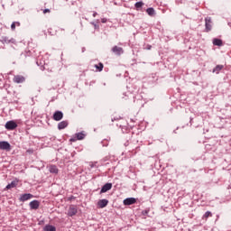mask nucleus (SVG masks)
<instances>
[{"label": "nucleus", "mask_w": 231, "mask_h": 231, "mask_svg": "<svg viewBox=\"0 0 231 231\" xmlns=\"http://www.w3.org/2000/svg\"><path fill=\"white\" fill-rule=\"evenodd\" d=\"M5 129H7V131H14V129H17V122L14 120L8 121L5 124Z\"/></svg>", "instance_id": "1"}, {"label": "nucleus", "mask_w": 231, "mask_h": 231, "mask_svg": "<svg viewBox=\"0 0 231 231\" xmlns=\"http://www.w3.org/2000/svg\"><path fill=\"white\" fill-rule=\"evenodd\" d=\"M0 149L2 151H10L12 149V145H10V143L6 141H1L0 142Z\"/></svg>", "instance_id": "2"}, {"label": "nucleus", "mask_w": 231, "mask_h": 231, "mask_svg": "<svg viewBox=\"0 0 231 231\" xmlns=\"http://www.w3.org/2000/svg\"><path fill=\"white\" fill-rule=\"evenodd\" d=\"M111 189H113V183L107 182L101 188L100 194H104L107 190H111Z\"/></svg>", "instance_id": "3"}, {"label": "nucleus", "mask_w": 231, "mask_h": 231, "mask_svg": "<svg viewBox=\"0 0 231 231\" xmlns=\"http://www.w3.org/2000/svg\"><path fill=\"white\" fill-rule=\"evenodd\" d=\"M205 26H206V32H210V30H212V18L207 17L205 19Z\"/></svg>", "instance_id": "4"}, {"label": "nucleus", "mask_w": 231, "mask_h": 231, "mask_svg": "<svg viewBox=\"0 0 231 231\" xmlns=\"http://www.w3.org/2000/svg\"><path fill=\"white\" fill-rule=\"evenodd\" d=\"M26 79L23 76L16 75L13 79V82H15V84H23Z\"/></svg>", "instance_id": "5"}, {"label": "nucleus", "mask_w": 231, "mask_h": 231, "mask_svg": "<svg viewBox=\"0 0 231 231\" xmlns=\"http://www.w3.org/2000/svg\"><path fill=\"white\" fill-rule=\"evenodd\" d=\"M108 204H109V200L103 199L98 200L97 207H99V208H106V207H107Z\"/></svg>", "instance_id": "6"}, {"label": "nucleus", "mask_w": 231, "mask_h": 231, "mask_svg": "<svg viewBox=\"0 0 231 231\" xmlns=\"http://www.w3.org/2000/svg\"><path fill=\"white\" fill-rule=\"evenodd\" d=\"M112 51L113 53H115L116 55H122V53H124V49L122 47H118V46H114L112 48Z\"/></svg>", "instance_id": "7"}, {"label": "nucleus", "mask_w": 231, "mask_h": 231, "mask_svg": "<svg viewBox=\"0 0 231 231\" xmlns=\"http://www.w3.org/2000/svg\"><path fill=\"white\" fill-rule=\"evenodd\" d=\"M30 207L32 208V210H37V208H39L41 202H39V200H32L30 202Z\"/></svg>", "instance_id": "8"}, {"label": "nucleus", "mask_w": 231, "mask_h": 231, "mask_svg": "<svg viewBox=\"0 0 231 231\" xmlns=\"http://www.w3.org/2000/svg\"><path fill=\"white\" fill-rule=\"evenodd\" d=\"M136 203L135 198H127L124 200V205L129 206V205H134Z\"/></svg>", "instance_id": "9"}, {"label": "nucleus", "mask_w": 231, "mask_h": 231, "mask_svg": "<svg viewBox=\"0 0 231 231\" xmlns=\"http://www.w3.org/2000/svg\"><path fill=\"white\" fill-rule=\"evenodd\" d=\"M31 198H33V195L30 193H24L20 197V201H28V199H31Z\"/></svg>", "instance_id": "10"}, {"label": "nucleus", "mask_w": 231, "mask_h": 231, "mask_svg": "<svg viewBox=\"0 0 231 231\" xmlns=\"http://www.w3.org/2000/svg\"><path fill=\"white\" fill-rule=\"evenodd\" d=\"M18 183H19V180H13L10 184H8L5 187V189L10 190V189H15V187H17Z\"/></svg>", "instance_id": "11"}, {"label": "nucleus", "mask_w": 231, "mask_h": 231, "mask_svg": "<svg viewBox=\"0 0 231 231\" xmlns=\"http://www.w3.org/2000/svg\"><path fill=\"white\" fill-rule=\"evenodd\" d=\"M68 125H69L68 121H62L58 124V129L60 131H62V129H66V127H68Z\"/></svg>", "instance_id": "12"}, {"label": "nucleus", "mask_w": 231, "mask_h": 231, "mask_svg": "<svg viewBox=\"0 0 231 231\" xmlns=\"http://www.w3.org/2000/svg\"><path fill=\"white\" fill-rule=\"evenodd\" d=\"M76 214H77V209L75 208V207H70L68 211V216L72 217V216H75Z\"/></svg>", "instance_id": "13"}, {"label": "nucleus", "mask_w": 231, "mask_h": 231, "mask_svg": "<svg viewBox=\"0 0 231 231\" xmlns=\"http://www.w3.org/2000/svg\"><path fill=\"white\" fill-rule=\"evenodd\" d=\"M43 230H44V231H57V227H55V226H52V225H46V226L43 227Z\"/></svg>", "instance_id": "14"}, {"label": "nucleus", "mask_w": 231, "mask_h": 231, "mask_svg": "<svg viewBox=\"0 0 231 231\" xmlns=\"http://www.w3.org/2000/svg\"><path fill=\"white\" fill-rule=\"evenodd\" d=\"M214 46H223V41L217 38L213 39Z\"/></svg>", "instance_id": "15"}, {"label": "nucleus", "mask_w": 231, "mask_h": 231, "mask_svg": "<svg viewBox=\"0 0 231 231\" xmlns=\"http://www.w3.org/2000/svg\"><path fill=\"white\" fill-rule=\"evenodd\" d=\"M50 172H51V174H58L59 173V169H57V166L51 165L50 167Z\"/></svg>", "instance_id": "16"}, {"label": "nucleus", "mask_w": 231, "mask_h": 231, "mask_svg": "<svg viewBox=\"0 0 231 231\" xmlns=\"http://www.w3.org/2000/svg\"><path fill=\"white\" fill-rule=\"evenodd\" d=\"M146 14H148V15H150L151 17H152L153 15H155V11L154 8L150 7L146 10Z\"/></svg>", "instance_id": "17"}, {"label": "nucleus", "mask_w": 231, "mask_h": 231, "mask_svg": "<svg viewBox=\"0 0 231 231\" xmlns=\"http://www.w3.org/2000/svg\"><path fill=\"white\" fill-rule=\"evenodd\" d=\"M223 65H217L216 68L213 69V73H217V75L223 69Z\"/></svg>", "instance_id": "18"}, {"label": "nucleus", "mask_w": 231, "mask_h": 231, "mask_svg": "<svg viewBox=\"0 0 231 231\" xmlns=\"http://www.w3.org/2000/svg\"><path fill=\"white\" fill-rule=\"evenodd\" d=\"M76 138L77 140H84V138H86V135L84 134V133L80 132L76 134Z\"/></svg>", "instance_id": "19"}, {"label": "nucleus", "mask_w": 231, "mask_h": 231, "mask_svg": "<svg viewBox=\"0 0 231 231\" xmlns=\"http://www.w3.org/2000/svg\"><path fill=\"white\" fill-rule=\"evenodd\" d=\"M95 68L97 69V71H102V69H104V64L100 62L97 65H95Z\"/></svg>", "instance_id": "20"}, {"label": "nucleus", "mask_w": 231, "mask_h": 231, "mask_svg": "<svg viewBox=\"0 0 231 231\" xmlns=\"http://www.w3.org/2000/svg\"><path fill=\"white\" fill-rule=\"evenodd\" d=\"M136 10H140V8H142V6H143V2H137L134 5Z\"/></svg>", "instance_id": "21"}, {"label": "nucleus", "mask_w": 231, "mask_h": 231, "mask_svg": "<svg viewBox=\"0 0 231 231\" xmlns=\"http://www.w3.org/2000/svg\"><path fill=\"white\" fill-rule=\"evenodd\" d=\"M208 217H212V212L207 211V212L204 214L203 219H208Z\"/></svg>", "instance_id": "22"}, {"label": "nucleus", "mask_w": 231, "mask_h": 231, "mask_svg": "<svg viewBox=\"0 0 231 231\" xmlns=\"http://www.w3.org/2000/svg\"><path fill=\"white\" fill-rule=\"evenodd\" d=\"M53 116H63V114L61 111H56L54 114H53Z\"/></svg>", "instance_id": "23"}, {"label": "nucleus", "mask_w": 231, "mask_h": 231, "mask_svg": "<svg viewBox=\"0 0 231 231\" xmlns=\"http://www.w3.org/2000/svg\"><path fill=\"white\" fill-rule=\"evenodd\" d=\"M52 118H53V120H55L56 122H60V119L62 118V116H53Z\"/></svg>", "instance_id": "24"}, {"label": "nucleus", "mask_w": 231, "mask_h": 231, "mask_svg": "<svg viewBox=\"0 0 231 231\" xmlns=\"http://www.w3.org/2000/svg\"><path fill=\"white\" fill-rule=\"evenodd\" d=\"M15 22H14L12 24H11V30L13 31V32H14V30H15Z\"/></svg>", "instance_id": "25"}, {"label": "nucleus", "mask_w": 231, "mask_h": 231, "mask_svg": "<svg viewBox=\"0 0 231 231\" xmlns=\"http://www.w3.org/2000/svg\"><path fill=\"white\" fill-rule=\"evenodd\" d=\"M142 214L143 216H147L149 214V210H143Z\"/></svg>", "instance_id": "26"}, {"label": "nucleus", "mask_w": 231, "mask_h": 231, "mask_svg": "<svg viewBox=\"0 0 231 231\" xmlns=\"http://www.w3.org/2000/svg\"><path fill=\"white\" fill-rule=\"evenodd\" d=\"M50 12H51L50 9H44L43 10V14H50Z\"/></svg>", "instance_id": "27"}, {"label": "nucleus", "mask_w": 231, "mask_h": 231, "mask_svg": "<svg viewBox=\"0 0 231 231\" xmlns=\"http://www.w3.org/2000/svg\"><path fill=\"white\" fill-rule=\"evenodd\" d=\"M27 152H28L29 154H33V150L29 149V150H27Z\"/></svg>", "instance_id": "28"}, {"label": "nucleus", "mask_w": 231, "mask_h": 231, "mask_svg": "<svg viewBox=\"0 0 231 231\" xmlns=\"http://www.w3.org/2000/svg\"><path fill=\"white\" fill-rule=\"evenodd\" d=\"M101 23H107V19L103 18V19L101 20Z\"/></svg>", "instance_id": "29"}, {"label": "nucleus", "mask_w": 231, "mask_h": 231, "mask_svg": "<svg viewBox=\"0 0 231 231\" xmlns=\"http://www.w3.org/2000/svg\"><path fill=\"white\" fill-rule=\"evenodd\" d=\"M69 142H77V138H70Z\"/></svg>", "instance_id": "30"}, {"label": "nucleus", "mask_w": 231, "mask_h": 231, "mask_svg": "<svg viewBox=\"0 0 231 231\" xmlns=\"http://www.w3.org/2000/svg\"><path fill=\"white\" fill-rule=\"evenodd\" d=\"M15 23V26H21V23L19 22H14Z\"/></svg>", "instance_id": "31"}, {"label": "nucleus", "mask_w": 231, "mask_h": 231, "mask_svg": "<svg viewBox=\"0 0 231 231\" xmlns=\"http://www.w3.org/2000/svg\"><path fill=\"white\" fill-rule=\"evenodd\" d=\"M121 117L114 118L112 119V122H115V120H120Z\"/></svg>", "instance_id": "32"}, {"label": "nucleus", "mask_w": 231, "mask_h": 231, "mask_svg": "<svg viewBox=\"0 0 231 231\" xmlns=\"http://www.w3.org/2000/svg\"><path fill=\"white\" fill-rule=\"evenodd\" d=\"M93 17H97V13H94V14H93Z\"/></svg>", "instance_id": "33"}, {"label": "nucleus", "mask_w": 231, "mask_h": 231, "mask_svg": "<svg viewBox=\"0 0 231 231\" xmlns=\"http://www.w3.org/2000/svg\"><path fill=\"white\" fill-rule=\"evenodd\" d=\"M151 48H152V46H151V45H148L147 50H151Z\"/></svg>", "instance_id": "34"}, {"label": "nucleus", "mask_w": 231, "mask_h": 231, "mask_svg": "<svg viewBox=\"0 0 231 231\" xmlns=\"http://www.w3.org/2000/svg\"><path fill=\"white\" fill-rule=\"evenodd\" d=\"M69 199H73V197H71Z\"/></svg>", "instance_id": "35"}]
</instances>
